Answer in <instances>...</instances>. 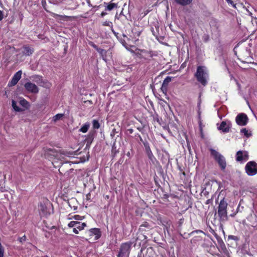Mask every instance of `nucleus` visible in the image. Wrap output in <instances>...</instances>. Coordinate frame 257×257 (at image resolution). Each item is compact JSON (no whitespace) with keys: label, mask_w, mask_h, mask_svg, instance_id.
Returning <instances> with one entry per match:
<instances>
[{"label":"nucleus","mask_w":257,"mask_h":257,"mask_svg":"<svg viewBox=\"0 0 257 257\" xmlns=\"http://www.w3.org/2000/svg\"><path fill=\"white\" fill-rule=\"evenodd\" d=\"M117 133L118 132L116 131V130L115 128H113L110 133L111 137L112 138H113L115 136V134Z\"/></svg>","instance_id":"obj_41"},{"label":"nucleus","mask_w":257,"mask_h":257,"mask_svg":"<svg viewBox=\"0 0 257 257\" xmlns=\"http://www.w3.org/2000/svg\"><path fill=\"white\" fill-rule=\"evenodd\" d=\"M118 151L116 149V147L115 146V143H114L112 146V149H111V154H112V156L113 157H114L115 156V155H116V154L118 153Z\"/></svg>","instance_id":"obj_26"},{"label":"nucleus","mask_w":257,"mask_h":257,"mask_svg":"<svg viewBox=\"0 0 257 257\" xmlns=\"http://www.w3.org/2000/svg\"><path fill=\"white\" fill-rule=\"evenodd\" d=\"M147 53H149L150 54V56L151 57H153V55L152 54V51L147 52Z\"/></svg>","instance_id":"obj_59"},{"label":"nucleus","mask_w":257,"mask_h":257,"mask_svg":"<svg viewBox=\"0 0 257 257\" xmlns=\"http://www.w3.org/2000/svg\"><path fill=\"white\" fill-rule=\"evenodd\" d=\"M4 248L0 243V257H4Z\"/></svg>","instance_id":"obj_38"},{"label":"nucleus","mask_w":257,"mask_h":257,"mask_svg":"<svg viewBox=\"0 0 257 257\" xmlns=\"http://www.w3.org/2000/svg\"><path fill=\"white\" fill-rule=\"evenodd\" d=\"M226 1L228 4L232 5L233 6V7H235V5L232 0H226Z\"/></svg>","instance_id":"obj_43"},{"label":"nucleus","mask_w":257,"mask_h":257,"mask_svg":"<svg viewBox=\"0 0 257 257\" xmlns=\"http://www.w3.org/2000/svg\"><path fill=\"white\" fill-rule=\"evenodd\" d=\"M152 228V226L148 222H144L143 224H142L139 228V230L140 231H146L148 229H150Z\"/></svg>","instance_id":"obj_13"},{"label":"nucleus","mask_w":257,"mask_h":257,"mask_svg":"<svg viewBox=\"0 0 257 257\" xmlns=\"http://www.w3.org/2000/svg\"><path fill=\"white\" fill-rule=\"evenodd\" d=\"M202 39L203 42L206 43L208 42L210 39L209 36L208 34H205L202 37Z\"/></svg>","instance_id":"obj_36"},{"label":"nucleus","mask_w":257,"mask_h":257,"mask_svg":"<svg viewBox=\"0 0 257 257\" xmlns=\"http://www.w3.org/2000/svg\"><path fill=\"white\" fill-rule=\"evenodd\" d=\"M194 76L202 86H205L207 84L208 73L205 66H198Z\"/></svg>","instance_id":"obj_1"},{"label":"nucleus","mask_w":257,"mask_h":257,"mask_svg":"<svg viewBox=\"0 0 257 257\" xmlns=\"http://www.w3.org/2000/svg\"><path fill=\"white\" fill-rule=\"evenodd\" d=\"M156 31L154 30V28L152 27L151 31L154 36H155L157 39H158V37L160 36V34L159 32V26L158 25L155 26Z\"/></svg>","instance_id":"obj_21"},{"label":"nucleus","mask_w":257,"mask_h":257,"mask_svg":"<svg viewBox=\"0 0 257 257\" xmlns=\"http://www.w3.org/2000/svg\"><path fill=\"white\" fill-rule=\"evenodd\" d=\"M247 55H249L250 54V49H248L247 48L245 50V52Z\"/></svg>","instance_id":"obj_54"},{"label":"nucleus","mask_w":257,"mask_h":257,"mask_svg":"<svg viewBox=\"0 0 257 257\" xmlns=\"http://www.w3.org/2000/svg\"><path fill=\"white\" fill-rule=\"evenodd\" d=\"M153 120L157 121L160 125L162 124L163 119L160 117L158 114H155L153 115Z\"/></svg>","instance_id":"obj_23"},{"label":"nucleus","mask_w":257,"mask_h":257,"mask_svg":"<svg viewBox=\"0 0 257 257\" xmlns=\"http://www.w3.org/2000/svg\"><path fill=\"white\" fill-rule=\"evenodd\" d=\"M95 135V132H90L88 134L86 139H85V141L86 142H88L89 144H91L94 138Z\"/></svg>","instance_id":"obj_15"},{"label":"nucleus","mask_w":257,"mask_h":257,"mask_svg":"<svg viewBox=\"0 0 257 257\" xmlns=\"http://www.w3.org/2000/svg\"><path fill=\"white\" fill-rule=\"evenodd\" d=\"M171 80L172 77L170 76H167L164 80L162 85L168 86V84L171 81Z\"/></svg>","instance_id":"obj_27"},{"label":"nucleus","mask_w":257,"mask_h":257,"mask_svg":"<svg viewBox=\"0 0 257 257\" xmlns=\"http://www.w3.org/2000/svg\"><path fill=\"white\" fill-rule=\"evenodd\" d=\"M107 14V13L106 12H102L101 14V17H104V16H105Z\"/></svg>","instance_id":"obj_55"},{"label":"nucleus","mask_w":257,"mask_h":257,"mask_svg":"<svg viewBox=\"0 0 257 257\" xmlns=\"http://www.w3.org/2000/svg\"><path fill=\"white\" fill-rule=\"evenodd\" d=\"M78 224L76 225V227L78 228L79 230H81L84 228V227L86 226V224L85 223H80L78 221Z\"/></svg>","instance_id":"obj_29"},{"label":"nucleus","mask_w":257,"mask_h":257,"mask_svg":"<svg viewBox=\"0 0 257 257\" xmlns=\"http://www.w3.org/2000/svg\"><path fill=\"white\" fill-rule=\"evenodd\" d=\"M78 228H77L76 227H74L73 229V232L76 233V234H78Z\"/></svg>","instance_id":"obj_49"},{"label":"nucleus","mask_w":257,"mask_h":257,"mask_svg":"<svg viewBox=\"0 0 257 257\" xmlns=\"http://www.w3.org/2000/svg\"><path fill=\"white\" fill-rule=\"evenodd\" d=\"M148 156L149 159L152 162L154 163V161L156 160L152 152H150L149 153L146 154Z\"/></svg>","instance_id":"obj_30"},{"label":"nucleus","mask_w":257,"mask_h":257,"mask_svg":"<svg viewBox=\"0 0 257 257\" xmlns=\"http://www.w3.org/2000/svg\"><path fill=\"white\" fill-rule=\"evenodd\" d=\"M112 32L114 34V35L116 36L117 39L118 40V41L120 42V43L124 47H126V43L125 42V40L121 38H120L118 36V33L115 32L112 29H111Z\"/></svg>","instance_id":"obj_19"},{"label":"nucleus","mask_w":257,"mask_h":257,"mask_svg":"<svg viewBox=\"0 0 257 257\" xmlns=\"http://www.w3.org/2000/svg\"><path fill=\"white\" fill-rule=\"evenodd\" d=\"M188 151H189L190 154H191V147L188 144Z\"/></svg>","instance_id":"obj_57"},{"label":"nucleus","mask_w":257,"mask_h":257,"mask_svg":"<svg viewBox=\"0 0 257 257\" xmlns=\"http://www.w3.org/2000/svg\"><path fill=\"white\" fill-rule=\"evenodd\" d=\"M211 155L213 157L214 159L217 162L221 170H225L226 167V162L224 157L213 149H210Z\"/></svg>","instance_id":"obj_3"},{"label":"nucleus","mask_w":257,"mask_h":257,"mask_svg":"<svg viewBox=\"0 0 257 257\" xmlns=\"http://www.w3.org/2000/svg\"><path fill=\"white\" fill-rule=\"evenodd\" d=\"M104 4H107V6L105 7V11H112L114 8H116L117 7V5L115 3H109L107 4L106 3H104Z\"/></svg>","instance_id":"obj_18"},{"label":"nucleus","mask_w":257,"mask_h":257,"mask_svg":"<svg viewBox=\"0 0 257 257\" xmlns=\"http://www.w3.org/2000/svg\"><path fill=\"white\" fill-rule=\"evenodd\" d=\"M132 32L135 38H136L137 37H139L141 33V31H137L136 29H133L132 30Z\"/></svg>","instance_id":"obj_33"},{"label":"nucleus","mask_w":257,"mask_h":257,"mask_svg":"<svg viewBox=\"0 0 257 257\" xmlns=\"http://www.w3.org/2000/svg\"><path fill=\"white\" fill-rule=\"evenodd\" d=\"M88 44H89V45L91 46V47H92L93 48H94L95 50L97 48V46L92 41H88Z\"/></svg>","instance_id":"obj_39"},{"label":"nucleus","mask_w":257,"mask_h":257,"mask_svg":"<svg viewBox=\"0 0 257 257\" xmlns=\"http://www.w3.org/2000/svg\"><path fill=\"white\" fill-rule=\"evenodd\" d=\"M19 102L22 106L25 107L26 108H28L30 106V104L28 101H27L24 98L21 99Z\"/></svg>","instance_id":"obj_22"},{"label":"nucleus","mask_w":257,"mask_h":257,"mask_svg":"<svg viewBox=\"0 0 257 257\" xmlns=\"http://www.w3.org/2000/svg\"><path fill=\"white\" fill-rule=\"evenodd\" d=\"M32 80L38 84H41L43 83L42 77L39 75H34L31 77Z\"/></svg>","instance_id":"obj_16"},{"label":"nucleus","mask_w":257,"mask_h":257,"mask_svg":"<svg viewBox=\"0 0 257 257\" xmlns=\"http://www.w3.org/2000/svg\"><path fill=\"white\" fill-rule=\"evenodd\" d=\"M89 231L91 233L90 235H94L95 236V238L96 240L99 239L101 236V232L99 228H91L89 230Z\"/></svg>","instance_id":"obj_11"},{"label":"nucleus","mask_w":257,"mask_h":257,"mask_svg":"<svg viewBox=\"0 0 257 257\" xmlns=\"http://www.w3.org/2000/svg\"><path fill=\"white\" fill-rule=\"evenodd\" d=\"M96 50L100 54L102 55L103 53L104 52L105 50L103 49L99 48L97 47V48L96 49Z\"/></svg>","instance_id":"obj_40"},{"label":"nucleus","mask_w":257,"mask_h":257,"mask_svg":"<svg viewBox=\"0 0 257 257\" xmlns=\"http://www.w3.org/2000/svg\"><path fill=\"white\" fill-rule=\"evenodd\" d=\"M132 242L128 241L121 244L119 250L117 257H124L125 256H129Z\"/></svg>","instance_id":"obj_4"},{"label":"nucleus","mask_w":257,"mask_h":257,"mask_svg":"<svg viewBox=\"0 0 257 257\" xmlns=\"http://www.w3.org/2000/svg\"><path fill=\"white\" fill-rule=\"evenodd\" d=\"M6 176L1 172H0V186L5 182Z\"/></svg>","instance_id":"obj_32"},{"label":"nucleus","mask_w":257,"mask_h":257,"mask_svg":"<svg viewBox=\"0 0 257 257\" xmlns=\"http://www.w3.org/2000/svg\"><path fill=\"white\" fill-rule=\"evenodd\" d=\"M22 74V71L21 70L17 72L12 77L11 80L9 82L8 86L11 87L16 85L21 79Z\"/></svg>","instance_id":"obj_9"},{"label":"nucleus","mask_w":257,"mask_h":257,"mask_svg":"<svg viewBox=\"0 0 257 257\" xmlns=\"http://www.w3.org/2000/svg\"><path fill=\"white\" fill-rule=\"evenodd\" d=\"M198 119H199V125L200 126L201 124V116H200V113L198 112Z\"/></svg>","instance_id":"obj_50"},{"label":"nucleus","mask_w":257,"mask_h":257,"mask_svg":"<svg viewBox=\"0 0 257 257\" xmlns=\"http://www.w3.org/2000/svg\"><path fill=\"white\" fill-rule=\"evenodd\" d=\"M63 116V114H61V113H58V114H57L56 115H55L54 117H53V120L54 121H56L57 120H59L60 119H61V118Z\"/></svg>","instance_id":"obj_34"},{"label":"nucleus","mask_w":257,"mask_h":257,"mask_svg":"<svg viewBox=\"0 0 257 257\" xmlns=\"http://www.w3.org/2000/svg\"><path fill=\"white\" fill-rule=\"evenodd\" d=\"M90 197H91V194L90 193H88L87 195H86V199L87 200H90Z\"/></svg>","instance_id":"obj_51"},{"label":"nucleus","mask_w":257,"mask_h":257,"mask_svg":"<svg viewBox=\"0 0 257 257\" xmlns=\"http://www.w3.org/2000/svg\"><path fill=\"white\" fill-rule=\"evenodd\" d=\"M230 122H229V124H227L226 121H223L221 122V124L218 129L221 130L224 133H228L230 131Z\"/></svg>","instance_id":"obj_10"},{"label":"nucleus","mask_w":257,"mask_h":257,"mask_svg":"<svg viewBox=\"0 0 257 257\" xmlns=\"http://www.w3.org/2000/svg\"><path fill=\"white\" fill-rule=\"evenodd\" d=\"M88 102L90 104H92L91 100H88V101H85V102Z\"/></svg>","instance_id":"obj_60"},{"label":"nucleus","mask_w":257,"mask_h":257,"mask_svg":"<svg viewBox=\"0 0 257 257\" xmlns=\"http://www.w3.org/2000/svg\"><path fill=\"white\" fill-rule=\"evenodd\" d=\"M91 144H89L88 143V142H86V147H85V149H89L90 147V145Z\"/></svg>","instance_id":"obj_52"},{"label":"nucleus","mask_w":257,"mask_h":257,"mask_svg":"<svg viewBox=\"0 0 257 257\" xmlns=\"http://www.w3.org/2000/svg\"><path fill=\"white\" fill-rule=\"evenodd\" d=\"M90 126V124L89 122H86L85 124L83 125V126L79 130L80 132H81L83 133H86Z\"/></svg>","instance_id":"obj_20"},{"label":"nucleus","mask_w":257,"mask_h":257,"mask_svg":"<svg viewBox=\"0 0 257 257\" xmlns=\"http://www.w3.org/2000/svg\"><path fill=\"white\" fill-rule=\"evenodd\" d=\"M167 89V86H164L163 85H162L161 90H162V91L163 92H164L165 91H166Z\"/></svg>","instance_id":"obj_44"},{"label":"nucleus","mask_w":257,"mask_h":257,"mask_svg":"<svg viewBox=\"0 0 257 257\" xmlns=\"http://www.w3.org/2000/svg\"><path fill=\"white\" fill-rule=\"evenodd\" d=\"M26 239V237L25 235L23 236L22 237L20 238V241L23 242V241H25Z\"/></svg>","instance_id":"obj_48"},{"label":"nucleus","mask_w":257,"mask_h":257,"mask_svg":"<svg viewBox=\"0 0 257 257\" xmlns=\"http://www.w3.org/2000/svg\"><path fill=\"white\" fill-rule=\"evenodd\" d=\"M227 205L228 204L226 201L225 200L224 198L221 200L219 203L217 212H215V215L218 214L220 222H224L228 219L227 212Z\"/></svg>","instance_id":"obj_2"},{"label":"nucleus","mask_w":257,"mask_h":257,"mask_svg":"<svg viewBox=\"0 0 257 257\" xmlns=\"http://www.w3.org/2000/svg\"><path fill=\"white\" fill-rule=\"evenodd\" d=\"M77 224H78V221H71L68 225V226L70 227V228H71V227H76V225Z\"/></svg>","instance_id":"obj_35"},{"label":"nucleus","mask_w":257,"mask_h":257,"mask_svg":"<svg viewBox=\"0 0 257 257\" xmlns=\"http://www.w3.org/2000/svg\"><path fill=\"white\" fill-rule=\"evenodd\" d=\"M139 138H140V141L144 144V142H148L147 141H144L142 139V138L139 136Z\"/></svg>","instance_id":"obj_53"},{"label":"nucleus","mask_w":257,"mask_h":257,"mask_svg":"<svg viewBox=\"0 0 257 257\" xmlns=\"http://www.w3.org/2000/svg\"><path fill=\"white\" fill-rule=\"evenodd\" d=\"M123 37H126V35H125L123 34Z\"/></svg>","instance_id":"obj_64"},{"label":"nucleus","mask_w":257,"mask_h":257,"mask_svg":"<svg viewBox=\"0 0 257 257\" xmlns=\"http://www.w3.org/2000/svg\"><path fill=\"white\" fill-rule=\"evenodd\" d=\"M240 133L243 134L247 138H249L252 135L251 133H248V131L245 128H242L240 130Z\"/></svg>","instance_id":"obj_25"},{"label":"nucleus","mask_w":257,"mask_h":257,"mask_svg":"<svg viewBox=\"0 0 257 257\" xmlns=\"http://www.w3.org/2000/svg\"><path fill=\"white\" fill-rule=\"evenodd\" d=\"M138 257H142V250L140 253H138Z\"/></svg>","instance_id":"obj_58"},{"label":"nucleus","mask_w":257,"mask_h":257,"mask_svg":"<svg viewBox=\"0 0 257 257\" xmlns=\"http://www.w3.org/2000/svg\"><path fill=\"white\" fill-rule=\"evenodd\" d=\"M149 12V11L148 10L145 13V15H146Z\"/></svg>","instance_id":"obj_62"},{"label":"nucleus","mask_w":257,"mask_h":257,"mask_svg":"<svg viewBox=\"0 0 257 257\" xmlns=\"http://www.w3.org/2000/svg\"><path fill=\"white\" fill-rule=\"evenodd\" d=\"M144 146L145 147L146 153H149L150 152H152L151 148L150 147L149 143V142H144Z\"/></svg>","instance_id":"obj_28"},{"label":"nucleus","mask_w":257,"mask_h":257,"mask_svg":"<svg viewBox=\"0 0 257 257\" xmlns=\"http://www.w3.org/2000/svg\"><path fill=\"white\" fill-rule=\"evenodd\" d=\"M249 155L247 151H238L236 154V161L237 162L246 161L248 160Z\"/></svg>","instance_id":"obj_7"},{"label":"nucleus","mask_w":257,"mask_h":257,"mask_svg":"<svg viewBox=\"0 0 257 257\" xmlns=\"http://www.w3.org/2000/svg\"><path fill=\"white\" fill-rule=\"evenodd\" d=\"M92 125L94 129H98L100 127V124L98 120L96 119H93L92 121Z\"/></svg>","instance_id":"obj_31"},{"label":"nucleus","mask_w":257,"mask_h":257,"mask_svg":"<svg viewBox=\"0 0 257 257\" xmlns=\"http://www.w3.org/2000/svg\"><path fill=\"white\" fill-rule=\"evenodd\" d=\"M218 239V242L220 244V245H221L222 244L224 245L223 241H222V240L220 238H219V239Z\"/></svg>","instance_id":"obj_46"},{"label":"nucleus","mask_w":257,"mask_h":257,"mask_svg":"<svg viewBox=\"0 0 257 257\" xmlns=\"http://www.w3.org/2000/svg\"><path fill=\"white\" fill-rule=\"evenodd\" d=\"M128 131L129 132V133H130V134H132V133H133V129H132V128L128 129Z\"/></svg>","instance_id":"obj_56"},{"label":"nucleus","mask_w":257,"mask_h":257,"mask_svg":"<svg viewBox=\"0 0 257 257\" xmlns=\"http://www.w3.org/2000/svg\"><path fill=\"white\" fill-rule=\"evenodd\" d=\"M193 0H175V2L181 6H187L192 3Z\"/></svg>","instance_id":"obj_17"},{"label":"nucleus","mask_w":257,"mask_h":257,"mask_svg":"<svg viewBox=\"0 0 257 257\" xmlns=\"http://www.w3.org/2000/svg\"><path fill=\"white\" fill-rule=\"evenodd\" d=\"M126 155L127 156H129L130 155V152H128Z\"/></svg>","instance_id":"obj_63"},{"label":"nucleus","mask_w":257,"mask_h":257,"mask_svg":"<svg viewBox=\"0 0 257 257\" xmlns=\"http://www.w3.org/2000/svg\"><path fill=\"white\" fill-rule=\"evenodd\" d=\"M25 89L30 93L37 94L39 92V89L34 83L27 82L24 84Z\"/></svg>","instance_id":"obj_8"},{"label":"nucleus","mask_w":257,"mask_h":257,"mask_svg":"<svg viewBox=\"0 0 257 257\" xmlns=\"http://www.w3.org/2000/svg\"><path fill=\"white\" fill-rule=\"evenodd\" d=\"M248 117L244 113H238L235 117L236 123L240 126H244L248 122Z\"/></svg>","instance_id":"obj_6"},{"label":"nucleus","mask_w":257,"mask_h":257,"mask_svg":"<svg viewBox=\"0 0 257 257\" xmlns=\"http://www.w3.org/2000/svg\"><path fill=\"white\" fill-rule=\"evenodd\" d=\"M4 18V14L3 11L0 10V21L3 20Z\"/></svg>","instance_id":"obj_47"},{"label":"nucleus","mask_w":257,"mask_h":257,"mask_svg":"<svg viewBox=\"0 0 257 257\" xmlns=\"http://www.w3.org/2000/svg\"><path fill=\"white\" fill-rule=\"evenodd\" d=\"M245 172L249 176H254L257 174V163L254 161H249L245 165Z\"/></svg>","instance_id":"obj_5"},{"label":"nucleus","mask_w":257,"mask_h":257,"mask_svg":"<svg viewBox=\"0 0 257 257\" xmlns=\"http://www.w3.org/2000/svg\"><path fill=\"white\" fill-rule=\"evenodd\" d=\"M23 49V53L26 56L31 55L34 51L33 48L27 45L24 46Z\"/></svg>","instance_id":"obj_12"},{"label":"nucleus","mask_w":257,"mask_h":257,"mask_svg":"<svg viewBox=\"0 0 257 257\" xmlns=\"http://www.w3.org/2000/svg\"><path fill=\"white\" fill-rule=\"evenodd\" d=\"M39 209L44 215H48L50 214V212L49 210H48L47 207L44 204H41L40 206Z\"/></svg>","instance_id":"obj_14"},{"label":"nucleus","mask_w":257,"mask_h":257,"mask_svg":"<svg viewBox=\"0 0 257 257\" xmlns=\"http://www.w3.org/2000/svg\"><path fill=\"white\" fill-rule=\"evenodd\" d=\"M12 106L15 111L18 112H21L23 111L22 108L17 106V102L15 100H12Z\"/></svg>","instance_id":"obj_24"},{"label":"nucleus","mask_w":257,"mask_h":257,"mask_svg":"<svg viewBox=\"0 0 257 257\" xmlns=\"http://www.w3.org/2000/svg\"><path fill=\"white\" fill-rule=\"evenodd\" d=\"M212 202H213V197H212L211 198L207 200L206 201L205 204H212Z\"/></svg>","instance_id":"obj_42"},{"label":"nucleus","mask_w":257,"mask_h":257,"mask_svg":"<svg viewBox=\"0 0 257 257\" xmlns=\"http://www.w3.org/2000/svg\"><path fill=\"white\" fill-rule=\"evenodd\" d=\"M110 24H111V27H112V23H111V22H105L103 24V26H110Z\"/></svg>","instance_id":"obj_45"},{"label":"nucleus","mask_w":257,"mask_h":257,"mask_svg":"<svg viewBox=\"0 0 257 257\" xmlns=\"http://www.w3.org/2000/svg\"><path fill=\"white\" fill-rule=\"evenodd\" d=\"M138 130H139L140 131H141L142 130V128H141V127H138Z\"/></svg>","instance_id":"obj_61"},{"label":"nucleus","mask_w":257,"mask_h":257,"mask_svg":"<svg viewBox=\"0 0 257 257\" xmlns=\"http://www.w3.org/2000/svg\"><path fill=\"white\" fill-rule=\"evenodd\" d=\"M73 219L76 220H82L84 218L83 216H81L79 215H75L72 217Z\"/></svg>","instance_id":"obj_37"}]
</instances>
